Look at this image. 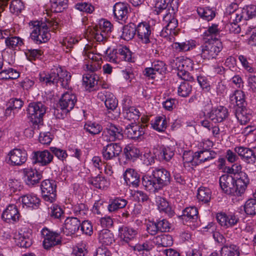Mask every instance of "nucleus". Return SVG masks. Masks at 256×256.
<instances>
[{"mask_svg": "<svg viewBox=\"0 0 256 256\" xmlns=\"http://www.w3.org/2000/svg\"><path fill=\"white\" fill-rule=\"evenodd\" d=\"M120 236L124 241L128 242L137 234L138 230L127 226H122L119 229Z\"/></svg>", "mask_w": 256, "mask_h": 256, "instance_id": "nucleus-31", "label": "nucleus"}, {"mask_svg": "<svg viewBox=\"0 0 256 256\" xmlns=\"http://www.w3.org/2000/svg\"><path fill=\"white\" fill-rule=\"evenodd\" d=\"M104 132L105 136L108 138V140L110 142L120 140L123 138L121 128L112 123H108L106 124Z\"/></svg>", "mask_w": 256, "mask_h": 256, "instance_id": "nucleus-12", "label": "nucleus"}, {"mask_svg": "<svg viewBox=\"0 0 256 256\" xmlns=\"http://www.w3.org/2000/svg\"><path fill=\"white\" fill-rule=\"evenodd\" d=\"M105 98L104 103L107 108L111 110L116 109L118 106V100L114 95L110 92H106Z\"/></svg>", "mask_w": 256, "mask_h": 256, "instance_id": "nucleus-52", "label": "nucleus"}, {"mask_svg": "<svg viewBox=\"0 0 256 256\" xmlns=\"http://www.w3.org/2000/svg\"><path fill=\"white\" fill-rule=\"evenodd\" d=\"M192 86L188 82H182L178 88V95L181 97L188 96L192 92Z\"/></svg>", "mask_w": 256, "mask_h": 256, "instance_id": "nucleus-48", "label": "nucleus"}, {"mask_svg": "<svg viewBox=\"0 0 256 256\" xmlns=\"http://www.w3.org/2000/svg\"><path fill=\"white\" fill-rule=\"evenodd\" d=\"M8 156L12 164L20 166L26 162L27 153L24 150L14 148L8 153Z\"/></svg>", "mask_w": 256, "mask_h": 256, "instance_id": "nucleus-15", "label": "nucleus"}, {"mask_svg": "<svg viewBox=\"0 0 256 256\" xmlns=\"http://www.w3.org/2000/svg\"><path fill=\"white\" fill-rule=\"evenodd\" d=\"M122 148L118 143H110L104 146L102 150L103 158L106 160L114 159L119 156Z\"/></svg>", "mask_w": 256, "mask_h": 256, "instance_id": "nucleus-14", "label": "nucleus"}, {"mask_svg": "<svg viewBox=\"0 0 256 256\" xmlns=\"http://www.w3.org/2000/svg\"><path fill=\"white\" fill-rule=\"evenodd\" d=\"M166 66L164 62L155 60L152 62L151 68H145L144 72L145 76L154 78V75L156 74H163L166 73Z\"/></svg>", "mask_w": 256, "mask_h": 256, "instance_id": "nucleus-13", "label": "nucleus"}, {"mask_svg": "<svg viewBox=\"0 0 256 256\" xmlns=\"http://www.w3.org/2000/svg\"><path fill=\"white\" fill-rule=\"evenodd\" d=\"M136 34V28L134 26V24H129L123 27L121 37L126 40H132Z\"/></svg>", "mask_w": 256, "mask_h": 256, "instance_id": "nucleus-35", "label": "nucleus"}, {"mask_svg": "<svg viewBox=\"0 0 256 256\" xmlns=\"http://www.w3.org/2000/svg\"><path fill=\"white\" fill-rule=\"evenodd\" d=\"M244 20H246L256 16V6H246L242 9Z\"/></svg>", "mask_w": 256, "mask_h": 256, "instance_id": "nucleus-59", "label": "nucleus"}, {"mask_svg": "<svg viewBox=\"0 0 256 256\" xmlns=\"http://www.w3.org/2000/svg\"><path fill=\"white\" fill-rule=\"evenodd\" d=\"M46 110V106L42 102H34L29 104L27 110L28 114L34 128L36 126L38 128V124L42 122V118Z\"/></svg>", "mask_w": 256, "mask_h": 256, "instance_id": "nucleus-4", "label": "nucleus"}, {"mask_svg": "<svg viewBox=\"0 0 256 256\" xmlns=\"http://www.w3.org/2000/svg\"><path fill=\"white\" fill-rule=\"evenodd\" d=\"M126 204L127 201L126 200L116 198L108 206V210L110 212H114L118 209L124 208Z\"/></svg>", "mask_w": 256, "mask_h": 256, "instance_id": "nucleus-51", "label": "nucleus"}, {"mask_svg": "<svg viewBox=\"0 0 256 256\" xmlns=\"http://www.w3.org/2000/svg\"><path fill=\"white\" fill-rule=\"evenodd\" d=\"M216 220L222 226L226 228L234 226L238 221V218L236 216L226 215L224 213L218 214Z\"/></svg>", "mask_w": 256, "mask_h": 256, "instance_id": "nucleus-23", "label": "nucleus"}, {"mask_svg": "<svg viewBox=\"0 0 256 256\" xmlns=\"http://www.w3.org/2000/svg\"><path fill=\"white\" fill-rule=\"evenodd\" d=\"M5 44L8 48L14 49L16 47L22 46L23 44V40L18 36H12L10 34V36H8V38L5 40Z\"/></svg>", "mask_w": 256, "mask_h": 256, "instance_id": "nucleus-47", "label": "nucleus"}, {"mask_svg": "<svg viewBox=\"0 0 256 256\" xmlns=\"http://www.w3.org/2000/svg\"><path fill=\"white\" fill-rule=\"evenodd\" d=\"M156 202L160 211L165 212L170 211V207L168 202L165 198L157 196L156 197Z\"/></svg>", "mask_w": 256, "mask_h": 256, "instance_id": "nucleus-57", "label": "nucleus"}, {"mask_svg": "<svg viewBox=\"0 0 256 256\" xmlns=\"http://www.w3.org/2000/svg\"><path fill=\"white\" fill-rule=\"evenodd\" d=\"M106 53L109 60L114 63H120L123 60L131 62L132 60V52L126 46H118L112 50L109 48Z\"/></svg>", "mask_w": 256, "mask_h": 256, "instance_id": "nucleus-6", "label": "nucleus"}, {"mask_svg": "<svg viewBox=\"0 0 256 256\" xmlns=\"http://www.w3.org/2000/svg\"><path fill=\"white\" fill-rule=\"evenodd\" d=\"M158 177H142V182L143 185L148 188H158L157 183Z\"/></svg>", "mask_w": 256, "mask_h": 256, "instance_id": "nucleus-61", "label": "nucleus"}, {"mask_svg": "<svg viewBox=\"0 0 256 256\" xmlns=\"http://www.w3.org/2000/svg\"><path fill=\"white\" fill-rule=\"evenodd\" d=\"M124 118L129 120L136 122L140 116V112L138 108L134 106H123Z\"/></svg>", "mask_w": 256, "mask_h": 256, "instance_id": "nucleus-29", "label": "nucleus"}, {"mask_svg": "<svg viewBox=\"0 0 256 256\" xmlns=\"http://www.w3.org/2000/svg\"><path fill=\"white\" fill-rule=\"evenodd\" d=\"M41 190L44 199L46 202H53L56 198V184L54 180H45L41 184Z\"/></svg>", "mask_w": 256, "mask_h": 256, "instance_id": "nucleus-9", "label": "nucleus"}, {"mask_svg": "<svg viewBox=\"0 0 256 256\" xmlns=\"http://www.w3.org/2000/svg\"><path fill=\"white\" fill-rule=\"evenodd\" d=\"M170 2V0H156V8L157 10V13L160 14V12L163 11L168 12L166 9L168 7Z\"/></svg>", "mask_w": 256, "mask_h": 256, "instance_id": "nucleus-62", "label": "nucleus"}, {"mask_svg": "<svg viewBox=\"0 0 256 256\" xmlns=\"http://www.w3.org/2000/svg\"><path fill=\"white\" fill-rule=\"evenodd\" d=\"M245 212L248 215H255L256 214V200L250 198L248 200L244 206Z\"/></svg>", "mask_w": 256, "mask_h": 256, "instance_id": "nucleus-53", "label": "nucleus"}, {"mask_svg": "<svg viewBox=\"0 0 256 256\" xmlns=\"http://www.w3.org/2000/svg\"><path fill=\"white\" fill-rule=\"evenodd\" d=\"M168 126V123L165 117L159 116L156 118L154 122L152 123V128L158 132H164Z\"/></svg>", "mask_w": 256, "mask_h": 256, "instance_id": "nucleus-46", "label": "nucleus"}, {"mask_svg": "<svg viewBox=\"0 0 256 256\" xmlns=\"http://www.w3.org/2000/svg\"><path fill=\"white\" fill-rule=\"evenodd\" d=\"M220 256H239L238 248L234 244H226L220 251Z\"/></svg>", "mask_w": 256, "mask_h": 256, "instance_id": "nucleus-33", "label": "nucleus"}, {"mask_svg": "<svg viewBox=\"0 0 256 256\" xmlns=\"http://www.w3.org/2000/svg\"><path fill=\"white\" fill-rule=\"evenodd\" d=\"M242 159L248 164H254L256 160V156L254 152L251 149L248 148Z\"/></svg>", "mask_w": 256, "mask_h": 256, "instance_id": "nucleus-64", "label": "nucleus"}, {"mask_svg": "<svg viewBox=\"0 0 256 256\" xmlns=\"http://www.w3.org/2000/svg\"><path fill=\"white\" fill-rule=\"evenodd\" d=\"M83 55L88 58V62H85L84 68L90 72H94L101 68V60L100 56L94 54L92 48L88 46L83 51Z\"/></svg>", "mask_w": 256, "mask_h": 256, "instance_id": "nucleus-8", "label": "nucleus"}, {"mask_svg": "<svg viewBox=\"0 0 256 256\" xmlns=\"http://www.w3.org/2000/svg\"><path fill=\"white\" fill-rule=\"evenodd\" d=\"M236 116L241 124H246L252 118L250 110L245 106L236 108Z\"/></svg>", "mask_w": 256, "mask_h": 256, "instance_id": "nucleus-28", "label": "nucleus"}, {"mask_svg": "<svg viewBox=\"0 0 256 256\" xmlns=\"http://www.w3.org/2000/svg\"><path fill=\"white\" fill-rule=\"evenodd\" d=\"M14 239L16 245L20 247L27 248L32 244L31 240L24 234L18 233L16 234Z\"/></svg>", "mask_w": 256, "mask_h": 256, "instance_id": "nucleus-36", "label": "nucleus"}, {"mask_svg": "<svg viewBox=\"0 0 256 256\" xmlns=\"http://www.w3.org/2000/svg\"><path fill=\"white\" fill-rule=\"evenodd\" d=\"M46 23L39 21L30 23L32 32L30 37L36 44L47 42L50 38V30H55L58 26V22L54 20H46Z\"/></svg>", "mask_w": 256, "mask_h": 256, "instance_id": "nucleus-1", "label": "nucleus"}, {"mask_svg": "<svg viewBox=\"0 0 256 256\" xmlns=\"http://www.w3.org/2000/svg\"><path fill=\"white\" fill-rule=\"evenodd\" d=\"M88 182L98 188H104L109 184L105 177H90Z\"/></svg>", "mask_w": 256, "mask_h": 256, "instance_id": "nucleus-42", "label": "nucleus"}, {"mask_svg": "<svg viewBox=\"0 0 256 256\" xmlns=\"http://www.w3.org/2000/svg\"><path fill=\"white\" fill-rule=\"evenodd\" d=\"M218 25L212 24L204 34V40L209 38L210 40H218L217 38L220 34V30L218 28Z\"/></svg>", "mask_w": 256, "mask_h": 256, "instance_id": "nucleus-44", "label": "nucleus"}, {"mask_svg": "<svg viewBox=\"0 0 256 256\" xmlns=\"http://www.w3.org/2000/svg\"><path fill=\"white\" fill-rule=\"evenodd\" d=\"M195 43L196 42L194 40L186 41L182 42H174L172 46L178 52L188 51L195 47Z\"/></svg>", "mask_w": 256, "mask_h": 256, "instance_id": "nucleus-39", "label": "nucleus"}, {"mask_svg": "<svg viewBox=\"0 0 256 256\" xmlns=\"http://www.w3.org/2000/svg\"><path fill=\"white\" fill-rule=\"evenodd\" d=\"M33 154L34 163H40L43 166L48 164L53 159V155L48 150L35 152H33Z\"/></svg>", "mask_w": 256, "mask_h": 256, "instance_id": "nucleus-22", "label": "nucleus"}, {"mask_svg": "<svg viewBox=\"0 0 256 256\" xmlns=\"http://www.w3.org/2000/svg\"><path fill=\"white\" fill-rule=\"evenodd\" d=\"M200 46L201 57L204 59L210 60L216 58L222 48V44L219 40H210L206 38Z\"/></svg>", "mask_w": 256, "mask_h": 256, "instance_id": "nucleus-3", "label": "nucleus"}, {"mask_svg": "<svg viewBox=\"0 0 256 256\" xmlns=\"http://www.w3.org/2000/svg\"><path fill=\"white\" fill-rule=\"evenodd\" d=\"M22 204L28 207L34 208L38 207L40 200L36 196L26 195L22 197Z\"/></svg>", "mask_w": 256, "mask_h": 256, "instance_id": "nucleus-38", "label": "nucleus"}, {"mask_svg": "<svg viewBox=\"0 0 256 256\" xmlns=\"http://www.w3.org/2000/svg\"><path fill=\"white\" fill-rule=\"evenodd\" d=\"M140 155V150L134 146H127L124 149V152L122 156L125 158L126 160H122V158H120V162L124 163L126 162L127 161L134 160L138 158Z\"/></svg>", "mask_w": 256, "mask_h": 256, "instance_id": "nucleus-25", "label": "nucleus"}, {"mask_svg": "<svg viewBox=\"0 0 256 256\" xmlns=\"http://www.w3.org/2000/svg\"><path fill=\"white\" fill-rule=\"evenodd\" d=\"M98 76L93 74H86L83 76V84L87 90L94 88L96 84H98Z\"/></svg>", "mask_w": 256, "mask_h": 256, "instance_id": "nucleus-32", "label": "nucleus"}, {"mask_svg": "<svg viewBox=\"0 0 256 256\" xmlns=\"http://www.w3.org/2000/svg\"><path fill=\"white\" fill-rule=\"evenodd\" d=\"M84 129L90 134L95 135L98 134L102 130V128L99 124L89 122L85 124Z\"/></svg>", "mask_w": 256, "mask_h": 256, "instance_id": "nucleus-55", "label": "nucleus"}, {"mask_svg": "<svg viewBox=\"0 0 256 256\" xmlns=\"http://www.w3.org/2000/svg\"><path fill=\"white\" fill-rule=\"evenodd\" d=\"M80 226V222L78 218H68L65 220L62 232L66 236H72L79 230Z\"/></svg>", "mask_w": 256, "mask_h": 256, "instance_id": "nucleus-17", "label": "nucleus"}, {"mask_svg": "<svg viewBox=\"0 0 256 256\" xmlns=\"http://www.w3.org/2000/svg\"><path fill=\"white\" fill-rule=\"evenodd\" d=\"M242 167L240 164H234L232 166L231 168L230 167H225L224 169L223 170V172L226 174H238L240 176H242L243 174H246L242 172Z\"/></svg>", "mask_w": 256, "mask_h": 256, "instance_id": "nucleus-60", "label": "nucleus"}, {"mask_svg": "<svg viewBox=\"0 0 256 256\" xmlns=\"http://www.w3.org/2000/svg\"><path fill=\"white\" fill-rule=\"evenodd\" d=\"M23 2L20 0H12L10 6L11 12L18 14L24 9Z\"/></svg>", "mask_w": 256, "mask_h": 256, "instance_id": "nucleus-58", "label": "nucleus"}, {"mask_svg": "<svg viewBox=\"0 0 256 256\" xmlns=\"http://www.w3.org/2000/svg\"><path fill=\"white\" fill-rule=\"evenodd\" d=\"M178 24V20L175 18L168 23L164 28L162 32V34L164 36H166L168 34L176 36L178 34L177 30L176 28H177Z\"/></svg>", "mask_w": 256, "mask_h": 256, "instance_id": "nucleus-34", "label": "nucleus"}, {"mask_svg": "<svg viewBox=\"0 0 256 256\" xmlns=\"http://www.w3.org/2000/svg\"><path fill=\"white\" fill-rule=\"evenodd\" d=\"M197 12L200 16L208 21L212 20L215 16L214 12L208 8H198Z\"/></svg>", "mask_w": 256, "mask_h": 256, "instance_id": "nucleus-50", "label": "nucleus"}, {"mask_svg": "<svg viewBox=\"0 0 256 256\" xmlns=\"http://www.w3.org/2000/svg\"><path fill=\"white\" fill-rule=\"evenodd\" d=\"M112 24L108 20H102L98 25L90 28L88 31L91 38L97 42L105 40L112 32Z\"/></svg>", "mask_w": 256, "mask_h": 256, "instance_id": "nucleus-5", "label": "nucleus"}, {"mask_svg": "<svg viewBox=\"0 0 256 256\" xmlns=\"http://www.w3.org/2000/svg\"><path fill=\"white\" fill-rule=\"evenodd\" d=\"M98 240L102 244L109 246L114 242V240L112 234L109 230L104 229L99 232Z\"/></svg>", "mask_w": 256, "mask_h": 256, "instance_id": "nucleus-30", "label": "nucleus"}, {"mask_svg": "<svg viewBox=\"0 0 256 256\" xmlns=\"http://www.w3.org/2000/svg\"><path fill=\"white\" fill-rule=\"evenodd\" d=\"M183 219L185 220H196L198 217V210L194 206L188 207L183 211Z\"/></svg>", "mask_w": 256, "mask_h": 256, "instance_id": "nucleus-43", "label": "nucleus"}, {"mask_svg": "<svg viewBox=\"0 0 256 256\" xmlns=\"http://www.w3.org/2000/svg\"><path fill=\"white\" fill-rule=\"evenodd\" d=\"M113 12L117 20L125 22L128 18V5L126 3L117 2L113 7Z\"/></svg>", "mask_w": 256, "mask_h": 256, "instance_id": "nucleus-19", "label": "nucleus"}, {"mask_svg": "<svg viewBox=\"0 0 256 256\" xmlns=\"http://www.w3.org/2000/svg\"><path fill=\"white\" fill-rule=\"evenodd\" d=\"M2 218L8 222L18 220L20 218V214L17 207L14 204L9 205L3 212Z\"/></svg>", "mask_w": 256, "mask_h": 256, "instance_id": "nucleus-24", "label": "nucleus"}, {"mask_svg": "<svg viewBox=\"0 0 256 256\" xmlns=\"http://www.w3.org/2000/svg\"><path fill=\"white\" fill-rule=\"evenodd\" d=\"M155 242L158 246L167 247L172 246L173 244L172 238L169 234H162L155 237Z\"/></svg>", "mask_w": 256, "mask_h": 256, "instance_id": "nucleus-41", "label": "nucleus"}, {"mask_svg": "<svg viewBox=\"0 0 256 256\" xmlns=\"http://www.w3.org/2000/svg\"><path fill=\"white\" fill-rule=\"evenodd\" d=\"M158 148H154L152 151L146 152L144 154V162L146 164H152L154 163L155 160L158 158Z\"/></svg>", "mask_w": 256, "mask_h": 256, "instance_id": "nucleus-54", "label": "nucleus"}, {"mask_svg": "<svg viewBox=\"0 0 256 256\" xmlns=\"http://www.w3.org/2000/svg\"><path fill=\"white\" fill-rule=\"evenodd\" d=\"M249 182L248 177H235L232 195L241 196L244 192Z\"/></svg>", "mask_w": 256, "mask_h": 256, "instance_id": "nucleus-21", "label": "nucleus"}, {"mask_svg": "<svg viewBox=\"0 0 256 256\" xmlns=\"http://www.w3.org/2000/svg\"><path fill=\"white\" fill-rule=\"evenodd\" d=\"M235 177H220V184L222 190L228 194L232 195Z\"/></svg>", "mask_w": 256, "mask_h": 256, "instance_id": "nucleus-27", "label": "nucleus"}, {"mask_svg": "<svg viewBox=\"0 0 256 256\" xmlns=\"http://www.w3.org/2000/svg\"><path fill=\"white\" fill-rule=\"evenodd\" d=\"M76 8L79 10L86 13L91 14L94 10V8L90 3L80 2L76 4Z\"/></svg>", "mask_w": 256, "mask_h": 256, "instance_id": "nucleus-63", "label": "nucleus"}, {"mask_svg": "<svg viewBox=\"0 0 256 256\" xmlns=\"http://www.w3.org/2000/svg\"><path fill=\"white\" fill-rule=\"evenodd\" d=\"M68 0H50L51 10L54 12H60L65 9Z\"/></svg>", "mask_w": 256, "mask_h": 256, "instance_id": "nucleus-45", "label": "nucleus"}, {"mask_svg": "<svg viewBox=\"0 0 256 256\" xmlns=\"http://www.w3.org/2000/svg\"><path fill=\"white\" fill-rule=\"evenodd\" d=\"M124 132L130 138H138L144 134V127L142 124L132 122L126 126Z\"/></svg>", "mask_w": 256, "mask_h": 256, "instance_id": "nucleus-18", "label": "nucleus"}, {"mask_svg": "<svg viewBox=\"0 0 256 256\" xmlns=\"http://www.w3.org/2000/svg\"><path fill=\"white\" fill-rule=\"evenodd\" d=\"M214 154V152L212 154L210 151L206 150L195 152L194 156L196 160H198L200 162H203L212 159L214 158L213 156Z\"/></svg>", "mask_w": 256, "mask_h": 256, "instance_id": "nucleus-49", "label": "nucleus"}, {"mask_svg": "<svg viewBox=\"0 0 256 256\" xmlns=\"http://www.w3.org/2000/svg\"><path fill=\"white\" fill-rule=\"evenodd\" d=\"M178 76L185 81L192 82L194 80V76L190 73L193 70V63L192 60L188 58L180 59L177 62Z\"/></svg>", "mask_w": 256, "mask_h": 256, "instance_id": "nucleus-7", "label": "nucleus"}, {"mask_svg": "<svg viewBox=\"0 0 256 256\" xmlns=\"http://www.w3.org/2000/svg\"><path fill=\"white\" fill-rule=\"evenodd\" d=\"M24 53L28 60L32 61L40 58L43 54L44 52L40 49H27Z\"/></svg>", "mask_w": 256, "mask_h": 256, "instance_id": "nucleus-56", "label": "nucleus"}, {"mask_svg": "<svg viewBox=\"0 0 256 256\" xmlns=\"http://www.w3.org/2000/svg\"><path fill=\"white\" fill-rule=\"evenodd\" d=\"M136 34L139 42L143 44H150L152 40V28L146 22H140L137 26Z\"/></svg>", "mask_w": 256, "mask_h": 256, "instance_id": "nucleus-10", "label": "nucleus"}, {"mask_svg": "<svg viewBox=\"0 0 256 256\" xmlns=\"http://www.w3.org/2000/svg\"><path fill=\"white\" fill-rule=\"evenodd\" d=\"M158 158L160 160H164L168 162L174 156V152L169 147H160L158 148Z\"/></svg>", "mask_w": 256, "mask_h": 256, "instance_id": "nucleus-37", "label": "nucleus"}, {"mask_svg": "<svg viewBox=\"0 0 256 256\" xmlns=\"http://www.w3.org/2000/svg\"><path fill=\"white\" fill-rule=\"evenodd\" d=\"M77 101L76 95L70 92H67L63 94L60 100L61 108L68 112L74 108Z\"/></svg>", "mask_w": 256, "mask_h": 256, "instance_id": "nucleus-16", "label": "nucleus"}, {"mask_svg": "<svg viewBox=\"0 0 256 256\" xmlns=\"http://www.w3.org/2000/svg\"><path fill=\"white\" fill-rule=\"evenodd\" d=\"M71 75L66 70L60 67L52 68L49 73L42 72L40 74V80L45 82L46 84L60 85L62 88L68 90L70 88V82Z\"/></svg>", "mask_w": 256, "mask_h": 256, "instance_id": "nucleus-2", "label": "nucleus"}, {"mask_svg": "<svg viewBox=\"0 0 256 256\" xmlns=\"http://www.w3.org/2000/svg\"><path fill=\"white\" fill-rule=\"evenodd\" d=\"M228 116V110L224 106H220L212 109L208 114V118L214 122H220Z\"/></svg>", "mask_w": 256, "mask_h": 256, "instance_id": "nucleus-20", "label": "nucleus"}, {"mask_svg": "<svg viewBox=\"0 0 256 256\" xmlns=\"http://www.w3.org/2000/svg\"><path fill=\"white\" fill-rule=\"evenodd\" d=\"M197 198L200 202L207 203L211 198V192L208 188L201 186L198 190Z\"/></svg>", "mask_w": 256, "mask_h": 256, "instance_id": "nucleus-40", "label": "nucleus"}, {"mask_svg": "<svg viewBox=\"0 0 256 256\" xmlns=\"http://www.w3.org/2000/svg\"><path fill=\"white\" fill-rule=\"evenodd\" d=\"M42 234L44 238L43 246L46 249H49L51 247L58 245L61 242V238L60 234L50 231L46 228L42 230Z\"/></svg>", "mask_w": 256, "mask_h": 256, "instance_id": "nucleus-11", "label": "nucleus"}, {"mask_svg": "<svg viewBox=\"0 0 256 256\" xmlns=\"http://www.w3.org/2000/svg\"><path fill=\"white\" fill-rule=\"evenodd\" d=\"M230 100L231 104L236 106V108H241L246 105L245 94L244 92L240 90H235L234 93L230 96Z\"/></svg>", "mask_w": 256, "mask_h": 256, "instance_id": "nucleus-26", "label": "nucleus"}]
</instances>
